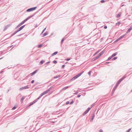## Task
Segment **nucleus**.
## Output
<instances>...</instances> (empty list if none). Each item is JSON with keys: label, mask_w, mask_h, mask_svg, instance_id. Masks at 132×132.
Masks as SVG:
<instances>
[{"label": "nucleus", "mask_w": 132, "mask_h": 132, "mask_svg": "<svg viewBox=\"0 0 132 132\" xmlns=\"http://www.w3.org/2000/svg\"><path fill=\"white\" fill-rule=\"evenodd\" d=\"M25 25H24L22 26H21L20 27L19 29H18L16 31H15L14 33H13L11 35L12 36H13L14 35L16 34L17 32H18L19 31H21L22 30L25 26Z\"/></svg>", "instance_id": "1"}, {"label": "nucleus", "mask_w": 132, "mask_h": 132, "mask_svg": "<svg viewBox=\"0 0 132 132\" xmlns=\"http://www.w3.org/2000/svg\"><path fill=\"white\" fill-rule=\"evenodd\" d=\"M104 51H102L101 52L98 54V55L94 59V60H96L98 59L100 56L102 55L103 53H104Z\"/></svg>", "instance_id": "2"}, {"label": "nucleus", "mask_w": 132, "mask_h": 132, "mask_svg": "<svg viewBox=\"0 0 132 132\" xmlns=\"http://www.w3.org/2000/svg\"><path fill=\"white\" fill-rule=\"evenodd\" d=\"M126 77V75H124L119 80L117 83V84L119 85V84Z\"/></svg>", "instance_id": "3"}, {"label": "nucleus", "mask_w": 132, "mask_h": 132, "mask_svg": "<svg viewBox=\"0 0 132 132\" xmlns=\"http://www.w3.org/2000/svg\"><path fill=\"white\" fill-rule=\"evenodd\" d=\"M126 77V75H124L119 80L117 83V84L119 85V84Z\"/></svg>", "instance_id": "4"}, {"label": "nucleus", "mask_w": 132, "mask_h": 132, "mask_svg": "<svg viewBox=\"0 0 132 132\" xmlns=\"http://www.w3.org/2000/svg\"><path fill=\"white\" fill-rule=\"evenodd\" d=\"M37 7H33L27 10L26 11L27 12H30L35 10L37 8Z\"/></svg>", "instance_id": "5"}, {"label": "nucleus", "mask_w": 132, "mask_h": 132, "mask_svg": "<svg viewBox=\"0 0 132 132\" xmlns=\"http://www.w3.org/2000/svg\"><path fill=\"white\" fill-rule=\"evenodd\" d=\"M91 108H88L83 113V115L85 116L86 115L88 111L90 110Z\"/></svg>", "instance_id": "6"}, {"label": "nucleus", "mask_w": 132, "mask_h": 132, "mask_svg": "<svg viewBox=\"0 0 132 132\" xmlns=\"http://www.w3.org/2000/svg\"><path fill=\"white\" fill-rule=\"evenodd\" d=\"M95 116V114H92V117L90 120V121L91 122H92L93 120V119L94 117Z\"/></svg>", "instance_id": "7"}, {"label": "nucleus", "mask_w": 132, "mask_h": 132, "mask_svg": "<svg viewBox=\"0 0 132 132\" xmlns=\"http://www.w3.org/2000/svg\"><path fill=\"white\" fill-rule=\"evenodd\" d=\"M132 29V26L131 27L127 30L126 33L128 34Z\"/></svg>", "instance_id": "8"}, {"label": "nucleus", "mask_w": 132, "mask_h": 132, "mask_svg": "<svg viewBox=\"0 0 132 132\" xmlns=\"http://www.w3.org/2000/svg\"><path fill=\"white\" fill-rule=\"evenodd\" d=\"M37 70H36L35 71L32 72V73L30 74L31 75V76H32L34 75L35 73H36L37 72Z\"/></svg>", "instance_id": "9"}, {"label": "nucleus", "mask_w": 132, "mask_h": 132, "mask_svg": "<svg viewBox=\"0 0 132 132\" xmlns=\"http://www.w3.org/2000/svg\"><path fill=\"white\" fill-rule=\"evenodd\" d=\"M10 26V24H8L7 25V26H6L4 29V31H5V30H6V29L9 27Z\"/></svg>", "instance_id": "10"}, {"label": "nucleus", "mask_w": 132, "mask_h": 132, "mask_svg": "<svg viewBox=\"0 0 132 132\" xmlns=\"http://www.w3.org/2000/svg\"><path fill=\"white\" fill-rule=\"evenodd\" d=\"M126 35V34L124 35H123L122 36H121L119 37V38H118L120 40V39L124 37Z\"/></svg>", "instance_id": "11"}, {"label": "nucleus", "mask_w": 132, "mask_h": 132, "mask_svg": "<svg viewBox=\"0 0 132 132\" xmlns=\"http://www.w3.org/2000/svg\"><path fill=\"white\" fill-rule=\"evenodd\" d=\"M117 52H116L114 53L113 54H112V55H111L112 57H113L115 56H116L117 54Z\"/></svg>", "instance_id": "12"}, {"label": "nucleus", "mask_w": 132, "mask_h": 132, "mask_svg": "<svg viewBox=\"0 0 132 132\" xmlns=\"http://www.w3.org/2000/svg\"><path fill=\"white\" fill-rule=\"evenodd\" d=\"M25 97L23 96L21 98V103H22L23 102L24 99L25 98Z\"/></svg>", "instance_id": "13"}, {"label": "nucleus", "mask_w": 132, "mask_h": 132, "mask_svg": "<svg viewBox=\"0 0 132 132\" xmlns=\"http://www.w3.org/2000/svg\"><path fill=\"white\" fill-rule=\"evenodd\" d=\"M69 87V86H66L65 87H64L62 88V90H66V89H67L68 87Z\"/></svg>", "instance_id": "14"}, {"label": "nucleus", "mask_w": 132, "mask_h": 132, "mask_svg": "<svg viewBox=\"0 0 132 132\" xmlns=\"http://www.w3.org/2000/svg\"><path fill=\"white\" fill-rule=\"evenodd\" d=\"M36 13H34V14H33L32 15H31L29 16L28 17V18L29 19L30 18H32V17H33L34 16V15L36 14Z\"/></svg>", "instance_id": "15"}, {"label": "nucleus", "mask_w": 132, "mask_h": 132, "mask_svg": "<svg viewBox=\"0 0 132 132\" xmlns=\"http://www.w3.org/2000/svg\"><path fill=\"white\" fill-rule=\"evenodd\" d=\"M58 53V52H56L53 53H52V55H51L52 56H53L54 55Z\"/></svg>", "instance_id": "16"}, {"label": "nucleus", "mask_w": 132, "mask_h": 132, "mask_svg": "<svg viewBox=\"0 0 132 132\" xmlns=\"http://www.w3.org/2000/svg\"><path fill=\"white\" fill-rule=\"evenodd\" d=\"M84 71H82L80 73H79L77 74L78 76L79 77L84 72Z\"/></svg>", "instance_id": "17"}, {"label": "nucleus", "mask_w": 132, "mask_h": 132, "mask_svg": "<svg viewBox=\"0 0 132 132\" xmlns=\"http://www.w3.org/2000/svg\"><path fill=\"white\" fill-rule=\"evenodd\" d=\"M118 85L116 84L114 87L113 89H114V90H115L116 89Z\"/></svg>", "instance_id": "18"}, {"label": "nucleus", "mask_w": 132, "mask_h": 132, "mask_svg": "<svg viewBox=\"0 0 132 132\" xmlns=\"http://www.w3.org/2000/svg\"><path fill=\"white\" fill-rule=\"evenodd\" d=\"M48 34V33L47 32H46L43 35V37H44L45 36L47 35Z\"/></svg>", "instance_id": "19"}, {"label": "nucleus", "mask_w": 132, "mask_h": 132, "mask_svg": "<svg viewBox=\"0 0 132 132\" xmlns=\"http://www.w3.org/2000/svg\"><path fill=\"white\" fill-rule=\"evenodd\" d=\"M65 39L64 38H63L61 42V44H62L64 41V40Z\"/></svg>", "instance_id": "20"}, {"label": "nucleus", "mask_w": 132, "mask_h": 132, "mask_svg": "<svg viewBox=\"0 0 132 132\" xmlns=\"http://www.w3.org/2000/svg\"><path fill=\"white\" fill-rule=\"evenodd\" d=\"M61 76L60 75H59L55 77H54V78L56 79L57 78H59Z\"/></svg>", "instance_id": "21"}, {"label": "nucleus", "mask_w": 132, "mask_h": 132, "mask_svg": "<svg viewBox=\"0 0 132 132\" xmlns=\"http://www.w3.org/2000/svg\"><path fill=\"white\" fill-rule=\"evenodd\" d=\"M77 79V78L75 76L74 77L72 78L71 80V81L73 80H74L75 79Z\"/></svg>", "instance_id": "22"}, {"label": "nucleus", "mask_w": 132, "mask_h": 132, "mask_svg": "<svg viewBox=\"0 0 132 132\" xmlns=\"http://www.w3.org/2000/svg\"><path fill=\"white\" fill-rule=\"evenodd\" d=\"M29 87L28 85L24 87V89H26L29 88Z\"/></svg>", "instance_id": "23"}, {"label": "nucleus", "mask_w": 132, "mask_h": 132, "mask_svg": "<svg viewBox=\"0 0 132 132\" xmlns=\"http://www.w3.org/2000/svg\"><path fill=\"white\" fill-rule=\"evenodd\" d=\"M120 15H121V14L119 13V14H118L117 15V18H119L120 17Z\"/></svg>", "instance_id": "24"}, {"label": "nucleus", "mask_w": 132, "mask_h": 132, "mask_svg": "<svg viewBox=\"0 0 132 132\" xmlns=\"http://www.w3.org/2000/svg\"><path fill=\"white\" fill-rule=\"evenodd\" d=\"M23 89H24V87H21L19 89V90H21Z\"/></svg>", "instance_id": "25"}, {"label": "nucleus", "mask_w": 132, "mask_h": 132, "mask_svg": "<svg viewBox=\"0 0 132 132\" xmlns=\"http://www.w3.org/2000/svg\"><path fill=\"white\" fill-rule=\"evenodd\" d=\"M118 57H114L113 59H112V60H114L116 59H117Z\"/></svg>", "instance_id": "26"}, {"label": "nucleus", "mask_w": 132, "mask_h": 132, "mask_svg": "<svg viewBox=\"0 0 132 132\" xmlns=\"http://www.w3.org/2000/svg\"><path fill=\"white\" fill-rule=\"evenodd\" d=\"M112 56H110V57H109L108 59L107 60V61H108L110 60L112 58Z\"/></svg>", "instance_id": "27"}, {"label": "nucleus", "mask_w": 132, "mask_h": 132, "mask_svg": "<svg viewBox=\"0 0 132 132\" xmlns=\"http://www.w3.org/2000/svg\"><path fill=\"white\" fill-rule=\"evenodd\" d=\"M43 62H44V61L43 60L41 61L40 62V63L41 64H42L43 63Z\"/></svg>", "instance_id": "28"}, {"label": "nucleus", "mask_w": 132, "mask_h": 132, "mask_svg": "<svg viewBox=\"0 0 132 132\" xmlns=\"http://www.w3.org/2000/svg\"><path fill=\"white\" fill-rule=\"evenodd\" d=\"M57 61L56 60H54L53 61V63L54 64H56L57 63Z\"/></svg>", "instance_id": "29"}, {"label": "nucleus", "mask_w": 132, "mask_h": 132, "mask_svg": "<svg viewBox=\"0 0 132 132\" xmlns=\"http://www.w3.org/2000/svg\"><path fill=\"white\" fill-rule=\"evenodd\" d=\"M29 19L28 18V17L27 18H26V19H25L24 20V21L26 22V21H27Z\"/></svg>", "instance_id": "30"}, {"label": "nucleus", "mask_w": 132, "mask_h": 132, "mask_svg": "<svg viewBox=\"0 0 132 132\" xmlns=\"http://www.w3.org/2000/svg\"><path fill=\"white\" fill-rule=\"evenodd\" d=\"M46 28H45L44 29V30H43V31H42V34H43L44 32L45 31V30H46Z\"/></svg>", "instance_id": "31"}, {"label": "nucleus", "mask_w": 132, "mask_h": 132, "mask_svg": "<svg viewBox=\"0 0 132 132\" xmlns=\"http://www.w3.org/2000/svg\"><path fill=\"white\" fill-rule=\"evenodd\" d=\"M34 104V103L33 102H32V103H30L29 104V106H30L32 105L33 104Z\"/></svg>", "instance_id": "32"}, {"label": "nucleus", "mask_w": 132, "mask_h": 132, "mask_svg": "<svg viewBox=\"0 0 132 132\" xmlns=\"http://www.w3.org/2000/svg\"><path fill=\"white\" fill-rule=\"evenodd\" d=\"M43 93L45 95V94H46L47 93V92L46 90V91H45L44 92H43Z\"/></svg>", "instance_id": "33"}, {"label": "nucleus", "mask_w": 132, "mask_h": 132, "mask_svg": "<svg viewBox=\"0 0 132 132\" xmlns=\"http://www.w3.org/2000/svg\"><path fill=\"white\" fill-rule=\"evenodd\" d=\"M91 72H92L91 71H90L88 72V74L89 76H90L91 73Z\"/></svg>", "instance_id": "34"}, {"label": "nucleus", "mask_w": 132, "mask_h": 132, "mask_svg": "<svg viewBox=\"0 0 132 132\" xmlns=\"http://www.w3.org/2000/svg\"><path fill=\"white\" fill-rule=\"evenodd\" d=\"M37 99H36V100H35L33 102L34 104L35 103H36V102L37 101Z\"/></svg>", "instance_id": "35"}, {"label": "nucleus", "mask_w": 132, "mask_h": 132, "mask_svg": "<svg viewBox=\"0 0 132 132\" xmlns=\"http://www.w3.org/2000/svg\"><path fill=\"white\" fill-rule=\"evenodd\" d=\"M16 106H14L12 108V110H13L15 109H16Z\"/></svg>", "instance_id": "36"}, {"label": "nucleus", "mask_w": 132, "mask_h": 132, "mask_svg": "<svg viewBox=\"0 0 132 132\" xmlns=\"http://www.w3.org/2000/svg\"><path fill=\"white\" fill-rule=\"evenodd\" d=\"M44 95V94H43V93H41L40 94V95L39 96L41 97L42 96Z\"/></svg>", "instance_id": "37"}, {"label": "nucleus", "mask_w": 132, "mask_h": 132, "mask_svg": "<svg viewBox=\"0 0 132 132\" xmlns=\"http://www.w3.org/2000/svg\"><path fill=\"white\" fill-rule=\"evenodd\" d=\"M44 95V94H43V93H41L40 94V95L39 96L41 97L42 96Z\"/></svg>", "instance_id": "38"}, {"label": "nucleus", "mask_w": 132, "mask_h": 132, "mask_svg": "<svg viewBox=\"0 0 132 132\" xmlns=\"http://www.w3.org/2000/svg\"><path fill=\"white\" fill-rule=\"evenodd\" d=\"M42 46V44H40L38 45V48H40Z\"/></svg>", "instance_id": "39"}, {"label": "nucleus", "mask_w": 132, "mask_h": 132, "mask_svg": "<svg viewBox=\"0 0 132 132\" xmlns=\"http://www.w3.org/2000/svg\"><path fill=\"white\" fill-rule=\"evenodd\" d=\"M105 2V1H104V0H102L101 1V2L102 3L104 2Z\"/></svg>", "instance_id": "40"}, {"label": "nucleus", "mask_w": 132, "mask_h": 132, "mask_svg": "<svg viewBox=\"0 0 132 132\" xmlns=\"http://www.w3.org/2000/svg\"><path fill=\"white\" fill-rule=\"evenodd\" d=\"M95 103H94V104H92V105H91V106H92V107H91V108L93 106L95 105Z\"/></svg>", "instance_id": "41"}, {"label": "nucleus", "mask_w": 132, "mask_h": 132, "mask_svg": "<svg viewBox=\"0 0 132 132\" xmlns=\"http://www.w3.org/2000/svg\"><path fill=\"white\" fill-rule=\"evenodd\" d=\"M115 90H114V89H113V91L112 92V95L114 93V91Z\"/></svg>", "instance_id": "42"}, {"label": "nucleus", "mask_w": 132, "mask_h": 132, "mask_svg": "<svg viewBox=\"0 0 132 132\" xmlns=\"http://www.w3.org/2000/svg\"><path fill=\"white\" fill-rule=\"evenodd\" d=\"M65 65H63L62 66V68H63V69H64V67H65Z\"/></svg>", "instance_id": "43"}, {"label": "nucleus", "mask_w": 132, "mask_h": 132, "mask_svg": "<svg viewBox=\"0 0 132 132\" xmlns=\"http://www.w3.org/2000/svg\"><path fill=\"white\" fill-rule=\"evenodd\" d=\"M73 103V101H71L70 103V104H72Z\"/></svg>", "instance_id": "44"}, {"label": "nucleus", "mask_w": 132, "mask_h": 132, "mask_svg": "<svg viewBox=\"0 0 132 132\" xmlns=\"http://www.w3.org/2000/svg\"><path fill=\"white\" fill-rule=\"evenodd\" d=\"M25 22L24 21V20L22 21L21 23H22V24H23Z\"/></svg>", "instance_id": "45"}, {"label": "nucleus", "mask_w": 132, "mask_h": 132, "mask_svg": "<svg viewBox=\"0 0 132 132\" xmlns=\"http://www.w3.org/2000/svg\"><path fill=\"white\" fill-rule=\"evenodd\" d=\"M120 23V22H119L118 23H116V25H119Z\"/></svg>", "instance_id": "46"}, {"label": "nucleus", "mask_w": 132, "mask_h": 132, "mask_svg": "<svg viewBox=\"0 0 132 132\" xmlns=\"http://www.w3.org/2000/svg\"><path fill=\"white\" fill-rule=\"evenodd\" d=\"M131 129H129L127 130L126 132H129L131 130Z\"/></svg>", "instance_id": "47"}, {"label": "nucleus", "mask_w": 132, "mask_h": 132, "mask_svg": "<svg viewBox=\"0 0 132 132\" xmlns=\"http://www.w3.org/2000/svg\"><path fill=\"white\" fill-rule=\"evenodd\" d=\"M70 60V59L68 58V59H66L65 60L67 61H68Z\"/></svg>", "instance_id": "48"}, {"label": "nucleus", "mask_w": 132, "mask_h": 132, "mask_svg": "<svg viewBox=\"0 0 132 132\" xmlns=\"http://www.w3.org/2000/svg\"><path fill=\"white\" fill-rule=\"evenodd\" d=\"M20 27V26L19 25H18L15 28V29H16L17 28H18V27Z\"/></svg>", "instance_id": "49"}, {"label": "nucleus", "mask_w": 132, "mask_h": 132, "mask_svg": "<svg viewBox=\"0 0 132 132\" xmlns=\"http://www.w3.org/2000/svg\"><path fill=\"white\" fill-rule=\"evenodd\" d=\"M50 89H50V88H49L48 90H46V91H47V92L48 93L49 91H50Z\"/></svg>", "instance_id": "50"}, {"label": "nucleus", "mask_w": 132, "mask_h": 132, "mask_svg": "<svg viewBox=\"0 0 132 132\" xmlns=\"http://www.w3.org/2000/svg\"><path fill=\"white\" fill-rule=\"evenodd\" d=\"M119 40V39L118 38L115 41V42H117Z\"/></svg>", "instance_id": "51"}, {"label": "nucleus", "mask_w": 132, "mask_h": 132, "mask_svg": "<svg viewBox=\"0 0 132 132\" xmlns=\"http://www.w3.org/2000/svg\"><path fill=\"white\" fill-rule=\"evenodd\" d=\"M69 103V101H67L66 103V104H68Z\"/></svg>", "instance_id": "52"}, {"label": "nucleus", "mask_w": 132, "mask_h": 132, "mask_svg": "<svg viewBox=\"0 0 132 132\" xmlns=\"http://www.w3.org/2000/svg\"><path fill=\"white\" fill-rule=\"evenodd\" d=\"M99 51H97V52H96L95 54H94V55H96V54H97L98 52Z\"/></svg>", "instance_id": "53"}, {"label": "nucleus", "mask_w": 132, "mask_h": 132, "mask_svg": "<svg viewBox=\"0 0 132 132\" xmlns=\"http://www.w3.org/2000/svg\"><path fill=\"white\" fill-rule=\"evenodd\" d=\"M107 28V26H105L104 27V28L105 29H106Z\"/></svg>", "instance_id": "54"}, {"label": "nucleus", "mask_w": 132, "mask_h": 132, "mask_svg": "<svg viewBox=\"0 0 132 132\" xmlns=\"http://www.w3.org/2000/svg\"><path fill=\"white\" fill-rule=\"evenodd\" d=\"M50 62L49 61L47 62L46 64H48V63H50Z\"/></svg>", "instance_id": "55"}, {"label": "nucleus", "mask_w": 132, "mask_h": 132, "mask_svg": "<svg viewBox=\"0 0 132 132\" xmlns=\"http://www.w3.org/2000/svg\"><path fill=\"white\" fill-rule=\"evenodd\" d=\"M41 97H40V96H39L36 99L38 101V100Z\"/></svg>", "instance_id": "56"}, {"label": "nucleus", "mask_w": 132, "mask_h": 132, "mask_svg": "<svg viewBox=\"0 0 132 132\" xmlns=\"http://www.w3.org/2000/svg\"><path fill=\"white\" fill-rule=\"evenodd\" d=\"M34 80H33L31 81V83H33L34 82Z\"/></svg>", "instance_id": "57"}, {"label": "nucleus", "mask_w": 132, "mask_h": 132, "mask_svg": "<svg viewBox=\"0 0 132 132\" xmlns=\"http://www.w3.org/2000/svg\"><path fill=\"white\" fill-rule=\"evenodd\" d=\"M18 25H19V26H20H20H21V25H22V23H20V24H19Z\"/></svg>", "instance_id": "58"}, {"label": "nucleus", "mask_w": 132, "mask_h": 132, "mask_svg": "<svg viewBox=\"0 0 132 132\" xmlns=\"http://www.w3.org/2000/svg\"><path fill=\"white\" fill-rule=\"evenodd\" d=\"M18 25H19V26H20H20H21V25H22V23H20V24H19Z\"/></svg>", "instance_id": "59"}, {"label": "nucleus", "mask_w": 132, "mask_h": 132, "mask_svg": "<svg viewBox=\"0 0 132 132\" xmlns=\"http://www.w3.org/2000/svg\"><path fill=\"white\" fill-rule=\"evenodd\" d=\"M75 76L77 78L79 77L77 75Z\"/></svg>", "instance_id": "60"}, {"label": "nucleus", "mask_w": 132, "mask_h": 132, "mask_svg": "<svg viewBox=\"0 0 132 132\" xmlns=\"http://www.w3.org/2000/svg\"><path fill=\"white\" fill-rule=\"evenodd\" d=\"M80 96H81V95H77V97H80Z\"/></svg>", "instance_id": "61"}, {"label": "nucleus", "mask_w": 132, "mask_h": 132, "mask_svg": "<svg viewBox=\"0 0 132 132\" xmlns=\"http://www.w3.org/2000/svg\"><path fill=\"white\" fill-rule=\"evenodd\" d=\"M100 132H103L102 130V129L100 130Z\"/></svg>", "instance_id": "62"}, {"label": "nucleus", "mask_w": 132, "mask_h": 132, "mask_svg": "<svg viewBox=\"0 0 132 132\" xmlns=\"http://www.w3.org/2000/svg\"><path fill=\"white\" fill-rule=\"evenodd\" d=\"M78 93V92H77L75 93L74 94H77V93Z\"/></svg>", "instance_id": "63"}, {"label": "nucleus", "mask_w": 132, "mask_h": 132, "mask_svg": "<svg viewBox=\"0 0 132 132\" xmlns=\"http://www.w3.org/2000/svg\"><path fill=\"white\" fill-rule=\"evenodd\" d=\"M53 88V86H51V87L50 88V89H52V88Z\"/></svg>", "instance_id": "64"}]
</instances>
